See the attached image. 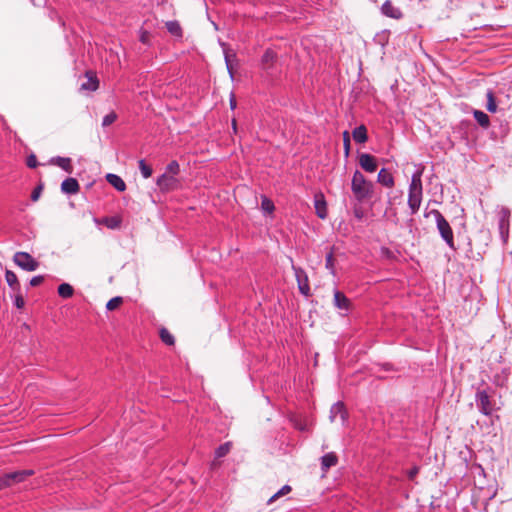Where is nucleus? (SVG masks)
Instances as JSON below:
<instances>
[{
    "label": "nucleus",
    "instance_id": "nucleus-34",
    "mask_svg": "<svg viewBox=\"0 0 512 512\" xmlns=\"http://www.w3.org/2000/svg\"><path fill=\"white\" fill-rule=\"evenodd\" d=\"M231 449V442H225L221 444L216 450H215V457L216 458H222L226 456Z\"/></svg>",
    "mask_w": 512,
    "mask_h": 512
},
{
    "label": "nucleus",
    "instance_id": "nucleus-44",
    "mask_svg": "<svg viewBox=\"0 0 512 512\" xmlns=\"http://www.w3.org/2000/svg\"><path fill=\"white\" fill-rule=\"evenodd\" d=\"M43 281H44V276L37 275L30 279L29 285L32 287H36V286L40 285Z\"/></svg>",
    "mask_w": 512,
    "mask_h": 512
},
{
    "label": "nucleus",
    "instance_id": "nucleus-6",
    "mask_svg": "<svg viewBox=\"0 0 512 512\" xmlns=\"http://www.w3.org/2000/svg\"><path fill=\"white\" fill-rule=\"evenodd\" d=\"M14 263L24 271L32 272L38 269L39 262L28 252L18 251L13 256Z\"/></svg>",
    "mask_w": 512,
    "mask_h": 512
},
{
    "label": "nucleus",
    "instance_id": "nucleus-8",
    "mask_svg": "<svg viewBox=\"0 0 512 512\" xmlns=\"http://www.w3.org/2000/svg\"><path fill=\"white\" fill-rule=\"evenodd\" d=\"M292 269L295 274L299 292L304 296H309L310 295V286H309V279H308L307 273L301 267L295 266L293 264H292Z\"/></svg>",
    "mask_w": 512,
    "mask_h": 512
},
{
    "label": "nucleus",
    "instance_id": "nucleus-41",
    "mask_svg": "<svg viewBox=\"0 0 512 512\" xmlns=\"http://www.w3.org/2000/svg\"><path fill=\"white\" fill-rule=\"evenodd\" d=\"M14 305L18 308V309H22L25 305V300H24V297L21 293V291L19 292H14V301H13Z\"/></svg>",
    "mask_w": 512,
    "mask_h": 512
},
{
    "label": "nucleus",
    "instance_id": "nucleus-21",
    "mask_svg": "<svg viewBox=\"0 0 512 512\" xmlns=\"http://www.w3.org/2000/svg\"><path fill=\"white\" fill-rule=\"evenodd\" d=\"M50 163L60 167L61 169L68 173H71L72 171L71 159L68 157L56 156L51 158Z\"/></svg>",
    "mask_w": 512,
    "mask_h": 512
},
{
    "label": "nucleus",
    "instance_id": "nucleus-45",
    "mask_svg": "<svg viewBox=\"0 0 512 512\" xmlns=\"http://www.w3.org/2000/svg\"><path fill=\"white\" fill-rule=\"evenodd\" d=\"M26 164L29 168H36L38 165L36 156L34 154H31L27 157Z\"/></svg>",
    "mask_w": 512,
    "mask_h": 512
},
{
    "label": "nucleus",
    "instance_id": "nucleus-35",
    "mask_svg": "<svg viewBox=\"0 0 512 512\" xmlns=\"http://www.w3.org/2000/svg\"><path fill=\"white\" fill-rule=\"evenodd\" d=\"M291 486L284 485L281 489H279L275 494H273L270 499L268 500V504L273 503L276 499H278L281 496H284L291 492Z\"/></svg>",
    "mask_w": 512,
    "mask_h": 512
},
{
    "label": "nucleus",
    "instance_id": "nucleus-33",
    "mask_svg": "<svg viewBox=\"0 0 512 512\" xmlns=\"http://www.w3.org/2000/svg\"><path fill=\"white\" fill-rule=\"evenodd\" d=\"M180 172L179 163L176 160L171 161L165 168V172L167 175L175 176Z\"/></svg>",
    "mask_w": 512,
    "mask_h": 512
},
{
    "label": "nucleus",
    "instance_id": "nucleus-49",
    "mask_svg": "<svg viewBox=\"0 0 512 512\" xmlns=\"http://www.w3.org/2000/svg\"><path fill=\"white\" fill-rule=\"evenodd\" d=\"M232 127H233V130L236 131L237 126H236V120L235 119L232 120Z\"/></svg>",
    "mask_w": 512,
    "mask_h": 512
},
{
    "label": "nucleus",
    "instance_id": "nucleus-52",
    "mask_svg": "<svg viewBox=\"0 0 512 512\" xmlns=\"http://www.w3.org/2000/svg\"><path fill=\"white\" fill-rule=\"evenodd\" d=\"M213 26L215 27V29H218L216 23L213 22Z\"/></svg>",
    "mask_w": 512,
    "mask_h": 512
},
{
    "label": "nucleus",
    "instance_id": "nucleus-5",
    "mask_svg": "<svg viewBox=\"0 0 512 512\" xmlns=\"http://www.w3.org/2000/svg\"><path fill=\"white\" fill-rule=\"evenodd\" d=\"M510 209L505 206H499L497 209V218H498V230L501 237L502 242L505 244L508 241L509 237V227H510Z\"/></svg>",
    "mask_w": 512,
    "mask_h": 512
},
{
    "label": "nucleus",
    "instance_id": "nucleus-42",
    "mask_svg": "<svg viewBox=\"0 0 512 512\" xmlns=\"http://www.w3.org/2000/svg\"><path fill=\"white\" fill-rule=\"evenodd\" d=\"M343 144L345 156H348L350 153V137L347 131L343 133Z\"/></svg>",
    "mask_w": 512,
    "mask_h": 512
},
{
    "label": "nucleus",
    "instance_id": "nucleus-16",
    "mask_svg": "<svg viewBox=\"0 0 512 512\" xmlns=\"http://www.w3.org/2000/svg\"><path fill=\"white\" fill-rule=\"evenodd\" d=\"M79 183L75 178L69 177L61 183V191L64 194H76L79 191Z\"/></svg>",
    "mask_w": 512,
    "mask_h": 512
},
{
    "label": "nucleus",
    "instance_id": "nucleus-37",
    "mask_svg": "<svg viewBox=\"0 0 512 512\" xmlns=\"http://www.w3.org/2000/svg\"><path fill=\"white\" fill-rule=\"evenodd\" d=\"M261 209L266 213H272L275 209V206L270 199L263 197L261 201Z\"/></svg>",
    "mask_w": 512,
    "mask_h": 512
},
{
    "label": "nucleus",
    "instance_id": "nucleus-46",
    "mask_svg": "<svg viewBox=\"0 0 512 512\" xmlns=\"http://www.w3.org/2000/svg\"><path fill=\"white\" fill-rule=\"evenodd\" d=\"M230 108L232 110H234L237 106V102H236V98H235V95L233 93L230 94Z\"/></svg>",
    "mask_w": 512,
    "mask_h": 512
},
{
    "label": "nucleus",
    "instance_id": "nucleus-43",
    "mask_svg": "<svg viewBox=\"0 0 512 512\" xmlns=\"http://www.w3.org/2000/svg\"><path fill=\"white\" fill-rule=\"evenodd\" d=\"M42 190H43V186L41 184L36 186L33 189L32 193H31V200L33 202L37 201L40 198Z\"/></svg>",
    "mask_w": 512,
    "mask_h": 512
},
{
    "label": "nucleus",
    "instance_id": "nucleus-4",
    "mask_svg": "<svg viewBox=\"0 0 512 512\" xmlns=\"http://www.w3.org/2000/svg\"><path fill=\"white\" fill-rule=\"evenodd\" d=\"M34 471L32 469H25L5 473L0 476V490L10 487L14 484L25 481L28 477L32 476Z\"/></svg>",
    "mask_w": 512,
    "mask_h": 512
},
{
    "label": "nucleus",
    "instance_id": "nucleus-10",
    "mask_svg": "<svg viewBox=\"0 0 512 512\" xmlns=\"http://www.w3.org/2000/svg\"><path fill=\"white\" fill-rule=\"evenodd\" d=\"M359 165L364 171L368 173L375 172L378 167L376 158L368 153H361L359 155Z\"/></svg>",
    "mask_w": 512,
    "mask_h": 512
},
{
    "label": "nucleus",
    "instance_id": "nucleus-25",
    "mask_svg": "<svg viewBox=\"0 0 512 512\" xmlns=\"http://www.w3.org/2000/svg\"><path fill=\"white\" fill-rule=\"evenodd\" d=\"M165 26H166L167 31L171 35H173V36H175L177 38H182L183 31H182V28L180 26V23L177 20L167 21Z\"/></svg>",
    "mask_w": 512,
    "mask_h": 512
},
{
    "label": "nucleus",
    "instance_id": "nucleus-50",
    "mask_svg": "<svg viewBox=\"0 0 512 512\" xmlns=\"http://www.w3.org/2000/svg\"><path fill=\"white\" fill-rule=\"evenodd\" d=\"M53 16H57V17H58L57 12L53 11V12L51 13V18H53Z\"/></svg>",
    "mask_w": 512,
    "mask_h": 512
},
{
    "label": "nucleus",
    "instance_id": "nucleus-47",
    "mask_svg": "<svg viewBox=\"0 0 512 512\" xmlns=\"http://www.w3.org/2000/svg\"><path fill=\"white\" fill-rule=\"evenodd\" d=\"M418 474V468L417 467H413L409 473H408V477L409 479H413L416 475Z\"/></svg>",
    "mask_w": 512,
    "mask_h": 512
},
{
    "label": "nucleus",
    "instance_id": "nucleus-40",
    "mask_svg": "<svg viewBox=\"0 0 512 512\" xmlns=\"http://www.w3.org/2000/svg\"><path fill=\"white\" fill-rule=\"evenodd\" d=\"M325 267L326 269H328L333 275L335 274V269H334V257H333V252H329L327 255H326V259H325Z\"/></svg>",
    "mask_w": 512,
    "mask_h": 512
},
{
    "label": "nucleus",
    "instance_id": "nucleus-13",
    "mask_svg": "<svg viewBox=\"0 0 512 512\" xmlns=\"http://www.w3.org/2000/svg\"><path fill=\"white\" fill-rule=\"evenodd\" d=\"M333 303L334 306L341 311L348 312L351 308V301L339 290L334 291Z\"/></svg>",
    "mask_w": 512,
    "mask_h": 512
},
{
    "label": "nucleus",
    "instance_id": "nucleus-28",
    "mask_svg": "<svg viewBox=\"0 0 512 512\" xmlns=\"http://www.w3.org/2000/svg\"><path fill=\"white\" fill-rule=\"evenodd\" d=\"M57 292L62 298H70L74 294V288L68 283H62L58 286Z\"/></svg>",
    "mask_w": 512,
    "mask_h": 512
},
{
    "label": "nucleus",
    "instance_id": "nucleus-11",
    "mask_svg": "<svg viewBox=\"0 0 512 512\" xmlns=\"http://www.w3.org/2000/svg\"><path fill=\"white\" fill-rule=\"evenodd\" d=\"M381 13L386 17L399 20L403 17L400 8L396 7L390 0H386L381 6Z\"/></svg>",
    "mask_w": 512,
    "mask_h": 512
},
{
    "label": "nucleus",
    "instance_id": "nucleus-48",
    "mask_svg": "<svg viewBox=\"0 0 512 512\" xmlns=\"http://www.w3.org/2000/svg\"><path fill=\"white\" fill-rule=\"evenodd\" d=\"M140 40H141V42H142V43H146V41H147L146 32H144V33L141 35Z\"/></svg>",
    "mask_w": 512,
    "mask_h": 512
},
{
    "label": "nucleus",
    "instance_id": "nucleus-3",
    "mask_svg": "<svg viewBox=\"0 0 512 512\" xmlns=\"http://www.w3.org/2000/svg\"><path fill=\"white\" fill-rule=\"evenodd\" d=\"M491 398L489 389H479L475 394L476 406L479 412L485 416L491 415L495 409V403Z\"/></svg>",
    "mask_w": 512,
    "mask_h": 512
},
{
    "label": "nucleus",
    "instance_id": "nucleus-9",
    "mask_svg": "<svg viewBox=\"0 0 512 512\" xmlns=\"http://www.w3.org/2000/svg\"><path fill=\"white\" fill-rule=\"evenodd\" d=\"M423 191L408 190L407 204L410 209V214L415 215L421 206Z\"/></svg>",
    "mask_w": 512,
    "mask_h": 512
},
{
    "label": "nucleus",
    "instance_id": "nucleus-22",
    "mask_svg": "<svg viewBox=\"0 0 512 512\" xmlns=\"http://www.w3.org/2000/svg\"><path fill=\"white\" fill-rule=\"evenodd\" d=\"M5 280L13 293L21 291V285L18 281L17 275L13 271L6 270Z\"/></svg>",
    "mask_w": 512,
    "mask_h": 512
},
{
    "label": "nucleus",
    "instance_id": "nucleus-17",
    "mask_svg": "<svg viewBox=\"0 0 512 512\" xmlns=\"http://www.w3.org/2000/svg\"><path fill=\"white\" fill-rule=\"evenodd\" d=\"M338 463V457L334 452H329L321 457V470L326 473Z\"/></svg>",
    "mask_w": 512,
    "mask_h": 512
},
{
    "label": "nucleus",
    "instance_id": "nucleus-29",
    "mask_svg": "<svg viewBox=\"0 0 512 512\" xmlns=\"http://www.w3.org/2000/svg\"><path fill=\"white\" fill-rule=\"evenodd\" d=\"M232 57L235 58L236 54L234 52H230L228 49L224 48L225 64H226L227 71L231 78H233V70H234V67L232 65V60H231Z\"/></svg>",
    "mask_w": 512,
    "mask_h": 512
},
{
    "label": "nucleus",
    "instance_id": "nucleus-51",
    "mask_svg": "<svg viewBox=\"0 0 512 512\" xmlns=\"http://www.w3.org/2000/svg\"><path fill=\"white\" fill-rule=\"evenodd\" d=\"M58 20L61 23V25H64V22L62 21V19L60 17H58Z\"/></svg>",
    "mask_w": 512,
    "mask_h": 512
},
{
    "label": "nucleus",
    "instance_id": "nucleus-19",
    "mask_svg": "<svg viewBox=\"0 0 512 512\" xmlns=\"http://www.w3.org/2000/svg\"><path fill=\"white\" fill-rule=\"evenodd\" d=\"M276 61L277 54L271 49H267L261 57V64L265 70H269Z\"/></svg>",
    "mask_w": 512,
    "mask_h": 512
},
{
    "label": "nucleus",
    "instance_id": "nucleus-20",
    "mask_svg": "<svg viewBox=\"0 0 512 512\" xmlns=\"http://www.w3.org/2000/svg\"><path fill=\"white\" fill-rule=\"evenodd\" d=\"M106 180L111 186H113L119 192H123L126 189L125 182L120 176L116 174L108 173L106 175Z\"/></svg>",
    "mask_w": 512,
    "mask_h": 512
},
{
    "label": "nucleus",
    "instance_id": "nucleus-1",
    "mask_svg": "<svg viewBox=\"0 0 512 512\" xmlns=\"http://www.w3.org/2000/svg\"><path fill=\"white\" fill-rule=\"evenodd\" d=\"M372 189L373 184L368 181L359 170H356L351 181V190L355 199L358 202H363L364 200L370 198Z\"/></svg>",
    "mask_w": 512,
    "mask_h": 512
},
{
    "label": "nucleus",
    "instance_id": "nucleus-15",
    "mask_svg": "<svg viewBox=\"0 0 512 512\" xmlns=\"http://www.w3.org/2000/svg\"><path fill=\"white\" fill-rule=\"evenodd\" d=\"M314 207L316 214L320 219H325L327 217V203L322 193L315 194Z\"/></svg>",
    "mask_w": 512,
    "mask_h": 512
},
{
    "label": "nucleus",
    "instance_id": "nucleus-38",
    "mask_svg": "<svg viewBox=\"0 0 512 512\" xmlns=\"http://www.w3.org/2000/svg\"><path fill=\"white\" fill-rule=\"evenodd\" d=\"M117 114L115 112H110L108 113L107 115H105L103 117V120H102V126L103 127H108L110 126L111 124H113L116 120H117Z\"/></svg>",
    "mask_w": 512,
    "mask_h": 512
},
{
    "label": "nucleus",
    "instance_id": "nucleus-36",
    "mask_svg": "<svg viewBox=\"0 0 512 512\" xmlns=\"http://www.w3.org/2000/svg\"><path fill=\"white\" fill-rule=\"evenodd\" d=\"M104 223L109 229H117L121 225V220L118 217H107Z\"/></svg>",
    "mask_w": 512,
    "mask_h": 512
},
{
    "label": "nucleus",
    "instance_id": "nucleus-14",
    "mask_svg": "<svg viewBox=\"0 0 512 512\" xmlns=\"http://www.w3.org/2000/svg\"><path fill=\"white\" fill-rule=\"evenodd\" d=\"M423 172H424V167L422 165H419L411 176V181L409 183L408 190L423 191V185H422Z\"/></svg>",
    "mask_w": 512,
    "mask_h": 512
},
{
    "label": "nucleus",
    "instance_id": "nucleus-24",
    "mask_svg": "<svg viewBox=\"0 0 512 512\" xmlns=\"http://www.w3.org/2000/svg\"><path fill=\"white\" fill-rule=\"evenodd\" d=\"M510 376V369L509 368H503L500 372H497L493 376V382L497 386H504L509 379Z\"/></svg>",
    "mask_w": 512,
    "mask_h": 512
},
{
    "label": "nucleus",
    "instance_id": "nucleus-2",
    "mask_svg": "<svg viewBox=\"0 0 512 512\" xmlns=\"http://www.w3.org/2000/svg\"><path fill=\"white\" fill-rule=\"evenodd\" d=\"M429 215L434 216L436 221V227L441 238L445 241L449 248L455 250L453 230L448 221L437 209H433L429 213H426L425 217H428Z\"/></svg>",
    "mask_w": 512,
    "mask_h": 512
},
{
    "label": "nucleus",
    "instance_id": "nucleus-31",
    "mask_svg": "<svg viewBox=\"0 0 512 512\" xmlns=\"http://www.w3.org/2000/svg\"><path fill=\"white\" fill-rule=\"evenodd\" d=\"M159 335H160V339L162 340L163 343H165L166 345H169V346L174 345V343H175L174 336L166 328H161Z\"/></svg>",
    "mask_w": 512,
    "mask_h": 512
},
{
    "label": "nucleus",
    "instance_id": "nucleus-30",
    "mask_svg": "<svg viewBox=\"0 0 512 512\" xmlns=\"http://www.w3.org/2000/svg\"><path fill=\"white\" fill-rule=\"evenodd\" d=\"M487 97V103H486V109L491 112L495 113L497 111V104L494 97V93L491 90H488L486 93Z\"/></svg>",
    "mask_w": 512,
    "mask_h": 512
},
{
    "label": "nucleus",
    "instance_id": "nucleus-26",
    "mask_svg": "<svg viewBox=\"0 0 512 512\" xmlns=\"http://www.w3.org/2000/svg\"><path fill=\"white\" fill-rule=\"evenodd\" d=\"M473 116L482 128L487 129L490 126V118L485 112L481 110H474Z\"/></svg>",
    "mask_w": 512,
    "mask_h": 512
},
{
    "label": "nucleus",
    "instance_id": "nucleus-27",
    "mask_svg": "<svg viewBox=\"0 0 512 512\" xmlns=\"http://www.w3.org/2000/svg\"><path fill=\"white\" fill-rule=\"evenodd\" d=\"M87 76H88L87 80L81 84L80 89L86 90V91L97 90L98 85H99L98 79L94 76H90L88 73H87Z\"/></svg>",
    "mask_w": 512,
    "mask_h": 512
},
{
    "label": "nucleus",
    "instance_id": "nucleus-23",
    "mask_svg": "<svg viewBox=\"0 0 512 512\" xmlns=\"http://www.w3.org/2000/svg\"><path fill=\"white\" fill-rule=\"evenodd\" d=\"M353 139L357 143H365L368 140L367 128L365 125L357 126L352 132Z\"/></svg>",
    "mask_w": 512,
    "mask_h": 512
},
{
    "label": "nucleus",
    "instance_id": "nucleus-18",
    "mask_svg": "<svg viewBox=\"0 0 512 512\" xmlns=\"http://www.w3.org/2000/svg\"><path fill=\"white\" fill-rule=\"evenodd\" d=\"M377 181L388 188H392L395 184L393 175L385 168H382L377 176Z\"/></svg>",
    "mask_w": 512,
    "mask_h": 512
},
{
    "label": "nucleus",
    "instance_id": "nucleus-32",
    "mask_svg": "<svg viewBox=\"0 0 512 512\" xmlns=\"http://www.w3.org/2000/svg\"><path fill=\"white\" fill-rule=\"evenodd\" d=\"M138 167H139V170H140L142 176L145 179L151 177L153 170L148 164H146L145 160H143V159L139 160Z\"/></svg>",
    "mask_w": 512,
    "mask_h": 512
},
{
    "label": "nucleus",
    "instance_id": "nucleus-7",
    "mask_svg": "<svg viewBox=\"0 0 512 512\" xmlns=\"http://www.w3.org/2000/svg\"><path fill=\"white\" fill-rule=\"evenodd\" d=\"M156 185L160 191L169 192L177 190L180 187V181L175 176L163 173L157 178Z\"/></svg>",
    "mask_w": 512,
    "mask_h": 512
},
{
    "label": "nucleus",
    "instance_id": "nucleus-39",
    "mask_svg": "<svg viewBox=\"0 0 512 512\" xmlns=\"http://www.w3.org/2000/svg\"><path fill=\"white\" fill-rule=\"evenodd\" d=\"M122 301V297L120 296L113 297L107 302L106 309L112 311L116 309L122 303Z\"/></svg>",
    "mask_w": 512,
    "mask_h": 512
},
{
    "label": "nucleus",
    "instance_id": "nucleus-12",
    "mask_svg": "<svg viewBox=\"0 0 512 512\" xmlns=\"http://www.w3.org/2000/svg\"><path fill=\"white\" fill-rule=\"evenodd\" d=\"M340 417L342 424H345L348 418L347 410L342 402H336L330 409V420L333 422Z\"/></svg>",
    "mask_w": 512,
    "mask_h": 512
}]
</instances>
